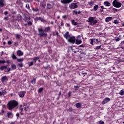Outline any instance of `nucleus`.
I'll use <instances>...</instances> for the list:
<instances>
[{
    "label": "nucleus",
    "instance_id": "f257e3e1",
    "mask_svg": "<svg viewBox=\"0 0 124 124\" xmlns=\"http://www.w3.org/2000/svg\"><path fill=\"white\" fill-rule=\"evenodd\" d=\"M63 35L64 37L67 39L68 42H70V43H71L72 44H74L75 43L76 38L73 36H70L69 31H67Z\"/></svg>",
    "mask_w": 124,
    "mask_h": 124
},
{
    "label": "nucleus",
    "instance_id": "f03ea898",
    "mask_svg": "<svg viewBox=\"0 0 124 124\" xmlns=\"http://www.w3.org/2000/svg\"><path fill=\"white\" fill-rule=\"evenodd\" d=\"M18 105V102L15 100H13L10 101L8 104V107L9 110H12V109H14L16 107H17Z\"/></svg>",
    "mask_w": 124,
    "mask_h": 124
},
{
    "label": "nucleus",
    "instance_id": "7ed1b4c3",
    "mask_svg": "<svg viewBox=\"0 0 124 124\" xmlns=\"http://www.w3.org/2000/svg\"><path fill=\"white\" fill-rule=\"evenodd\" d=\"M38 31H39V35L40 37H46L47 36V33L45 32V31H43L42 28H39Z\"/></svg>",
    "mask_w": 124,
    "mask_h": 124
},
{
    "label": "nucleus",
    "instance_id": "20e7f679",
    "mask_svg": "<svg viewBox=\"0 0 124 124\" xmlns=\"http://www.w3.org/2000/svg\"><path fill=\"white\" fill-rule=\"evenodd\" d=\"M88 22L89 23V25H95L97 23V20L95 19V17H91L88 18Z\"/></svg>",
    "mask_w": 124,
    "mask_h": 124
},
{
    "label": "nucleus",
    "instance_id": "39448f33",
    "mask_svg": "<svg viewBox=\"0 0 124 124\" xmlns=\"http://www.w3.org/2000/svg\"><path fill=\"white\" fill-rule=\"evenodd\" d=\"M112 4L114 7L120 8L122 6V3L118 2L117 0H113Z\"/></svg>",
    "mask_w": 124,
    "mask_h": 124
},
{
    "label": "nucleus",
    "instance_id": "423d86ee",
    "mask_svg": "<svg viewBox=\"0 0 124 124\" xmlns=\"http://www.w3.org/2000/svg\"><path fill=\"white\" fill-rule=\"evenodd\" d=\"M25 94H26V91H21L18 93L19 96L21 98H23L25 96Z\"/></svg>",
    "mask_w": 124,
    "mask_h": 124
},
{
    "label": "nucleus",
    "instance_id": "0eeeda50",
    "mask_svg": "<svg viewBox=\"0 0 124 124\" xmlns=\"http://www.w3.org/2000/svg\"><path fill=\"white\" fill-rule=\"evenodd\" d=\"M72 1V0H61V2L63 4H66L67 3H70Z\"/></svg>",
    "mask_w": 124,
    "mask_h": 124
},
{
    "label": "nucleus",
    "instance_id": "6e6552de",
    "mask_svg": "<svg viewBox=\"0 0 124 124\" xmlns=\"http://www.w3.org/2000/svg\"><path fill=\"white\" fill-rule=\"evenodd\" d=\"M69 7L71 9H74V8H77V3H72L70 5Z\"/></svg>",
    "mask_w": 124,
    "mask_h": 124
},
{
    "label": "nucleus",
    "instance_id": "1a4fd4ad",
    "mask_svg": "<svg viewBox=\"0 0 124 124\" xmlns=\"http://www.w3.org/2000/svg\"><path fill=\"white\" fill-rule=\"evenodd\" d=\"M110 101V98H105L103 102H102V104H106L108 102H109Z\"/></svg>",
    "mask_w": 124,
    "mask_h": 124
},
{
    "label": "nucleus",
    "instance_id": "9d476101",
    "mask_svg": "<svg viewBox=\"0 0 124 124\" xmlns=\"http://www.w3.org/2000/svg\"><path fill=\"white\" fill-rule=\"evenodd\" d=\"M7 117L9 119H12L13 118V113L12 112H7Z\"/></svg>",
    "mask_w": 124,
    "mask_h": 124
},
{
    "label": "nucleus",
    "instance_id": "9b49d317",
    "mask_svg": "<svg viewBox=\"0 0 124 124\" xmlns=\"http://www.w3.org/2000/svg\"><path fill=\"white\" fill-rule=\"evenodd\" d=\"M44 31L46 33V32H50V31H51V28L49 27H46Z\"/></svg>",
    "mask_w": 124,
    "mask_h": 124
},
{
    "label": "nucleus",
    "instance_id": "f8f14e48",
    "mask_svg": "<svg viewBox=\"0 0 124 124\" xmlns=\"http://www.w3.org/2000/svg\"><path fill=\"white\" fill-rule=\"evenodd\" d=\"M31 20V17L29 16H25L24 17L25 22H29Z\"/></svg>",
    "mask_w": 124,
    "mask_h": 124
},
{
    "label": "nucleus",
    "instance_id": "ddd939ff",
    "mask_svg": "<svg viewBox=\"0 0 124 124\" xmlns=\"http://www.w3.org/2000/svg\"><path fill=\"white\" fill-rule=\"evenodd\" d=\"M112 19H113V17H111V16L107 17L105 19V22H106V23H108V22H110V21H111Z\"/></svg>",
    "mask_w": 124,
    "mask_h": 124
},
{
    "label": "nucleus",
    "instance_id": "4468645a",
    "mask_svg": "<svg viewBox=\"0 0 124 124\" xmlns=\"http://www.w3.org/2000/svg\"><path fill=\"white\" fill-rule=\"evenodd\" d=\"M104 5H105V6H110L111 5V3H110L108 1H106L104 2Z\"/></svg>",
    "mask_w": 124,
    "mask_h": 124
},
{
    "label": "nucleus",
    "instance_id": "2eb2a0df",
    "mask_svg": "<svg viewBox=\"0 0 124 124\" xmlns=\"http://www.w3.org/2000/svg\"><path fill=\"white\" fill-rule=\"evenodd\" d=\"M4 94H6V91H5V90H3L0 92V96H1V95H4Z\"/></svg>",
    "mask_w": 124,
    "mask_h": 124
},
{
    "label": "nucleus",
    "instance_id": "dca6fc26",
    "mask_svg": "<svg viewBox=\"0 0 124 124\" xmlns=\"http://www.w3.org/2000/svg\"><path fill=\"white\" fill-rule=\"evenodd\" d=\"M4 5V0H0V6L2 7Z\"/></svg>",
    "mask_w": 124,
    "mask_h": 124
},
{
    "label": "nucleus",
    "instance_id": "f3484780",
    "mask_svg": "<svg viewBox=\"0 0 124 124\" xmlns=\"http://www.w3.org/2000/svg\"><path fill=\"white\" fill-rule=\"evenodd\" d=\"M17 54L18 56H23V52H22L20 50H18L17 51Z\"/></svg>",
    "mask_w": 124,
    "mask_h": 124
},
{
    "label": "nucleus",
    "instance_id": "a211bd4d",
    "mask_svg": "<svg viewBox=\"0 0 124 124\" xmlns=\"http://www.w3.org/2000/svg\"><path fill=\"white\" fill-rule=\"evenodd\" d=\"M11 67H12V68H11V70H15V69H16V68H17V67L16 66V65H15V64L11 65Z\"/></svg>",
    "mask_w": 124,
    "mask_h": 124
},
{
    "label": "nucleus",
    "instance_id": "6ab92c4d",
    "mask_svg": "<svg viewBox=\"0 0 124 124\" xmlns=\"http://www.w3.org/2000/svg\"><path fill=\"white\" fill-rule=\"evenodd\" d=\"M1 81H2V82H4L5 81H7V77L6 76L2 77Z\"/></svg>",
    "mask_w": 124,
    "mask_h": 124
},
{
    "label": "nucleus",
    "instance_id": "aec40b11",
    "mask_svg": "<svg viewBox=\"0 0 124 124\" xmlns=\"http://www.w3.org/2000/svg\"><path fill=\"white\" fill-rule=\"evenodd\" d=\"M46 7H47V9H51V8H52V7H53V6H52V5H51V4L48 3V4H47Z\"/></svg>",
    "mask_w": 124,
    "mask_h": 124
},
{
    "label": "nucleus",
    "instance_id": "412c9836",
    "mask_svg": "<svg viewBox=\"0 0 124 124\" xmlns=\"http://www.w3.org/2000/svg\"><path fill=\"white\" fill-rule=\"evenodd\" d=\"M30 109V107L28 106H25L24 107V110L25 111H26V112H28V111H29Z\"/></svg>",
    "mask_w": 124,
    "mask_h": 124
},
{
    "label": "nucleus",
    "instance_id": "4be33fe9",
    "mask_svg": "<svg viewBox=\"0 0 124 124\" xmlns=\"http://www.w3.org/2000/svg\"><path fill=\"white\" fill-rule=\"evenodd\" d=\"M11 70V68L8 67L7 66H6V68L5 70V72H9Z\"/></svg>",
    "mask_w": 124,
    "mask_h": 124
},
{
    "label": "nucleus",
    "instance_id": "5701e85b",
    "mask_svg": "<svg viewBox=\"0 0 124 124\" xmlns=\"http://www.w3.org/2000/svg\"><path fill=\"white\" fill-rule=\"evenodd\" d=\"M71 23L74 25V26L77 25V24H78L77 22H75L74 20H71Z\"/></svg>",
    "mask_w": 124,
    "mask_h": 124
},
{
    "label": "nucleus",
    "instance_id": "b1692460",
    "mask_svg": "<svg viewBox=\"0 0 124 124\" xmlns=\"http://www.w3.org/2000/svg\"><path fill=\"white\" fill-rule=\"evenodd\" d=\"M15 35H16V38H17V39H19L21 37V36L18 34H16Z\"/></svg>",
    "mask_w": 124,
    "mask_h": 124
},
{
    "label": "nucleus",
    "instance_id": "393cba45",
    "mask_svg": "<svg viewBox=\"0 0 124 124\" xmlns=\"http://www.w3.org/2000/svg\"><path fill=\"white\" fill-rule=\"evenodd\" d=\"M33 61H34V62H36V61H38V60H39V57H35L33 59Z\"/></svg>",
    "mask_w": 124,
    "mask_h": 124
},
{
    "label": "nucleus",
    "instance_id": "a878e982",
    "mask_svg": "<svg viewBox=\"0 0 124 124\" xmlns=\"http://www.w3.org/2000/svg\"><path fill=\"white\" fill-rule=\"evenodd\" d=\"M93 9L95 10V11H96V10L98 9V5H95L93 7Z\"/></svg>",
    "mask_w": 124,
    "mask_h": 124
},
{
    "label": "nucleus",
    "instance_id": "bb28decb",
    "mask_svg": "<svg viewBox=\"0 0 124 124\" xmlns=\"http://www.w3.org/2000/svg\"><path fill=\"white\" fill-rule=\"evenodd\" d=\"M120 95H124V90H121L119 93Z\"/></svg>",
    "mask_w": 124,
    "mask_h": 124
},
{
    "label": "nucleus",
    "instance_id": "cd10ccee",
    "mask_svg": "<svg viewBox=\"0 0 124 124\" xmlns=\"http://www.w3.org/2000/svg\"><path fill=\"white\" fill-rule=\"evenodd\" d=\"M35 81H36V79L33 78L32 80H31V83L33 84V85H34L35 84Z\"/></svg>",
    "mask_w": 124,
    "mask_h": 124
},
{
    "label": "nucleus",
    "instance_id": "c85d7f7f",
    "mask_svg": "<svg viewBox=\"0 0 124 124\" xmlns=\"http://www.w3.org/2000/svg\"><path fill=\"white\" fill-rule=\"evenodd\" d=\"M7 65H6V66H2L1 67V70H4V69H5L6 68V66H7Z\"/></svg>",
    "mask_w": 124,
    "mask_h": 124
},
{
    "label": "nucleus",
    "instance_id": "c756f323",
    "mask_svg": "<svg viewBox=\"0 0 124 124\" xmlns=\"http://www.w3.org/2000/svg\"><path fill=\"white\" fill-rule=\"evenodd\" d=\"M17 61L18 62H23V61H24V59L23 58L17 59Z\"/></svg>",
    "mask_w": 124,
    "mask_h": 124
},
{
    "label": "nucleus",
    "instance_id": "7c9ffc66",
    "mask_svg": "<svg viewBox=\"0 0 124 124\" xmlns=\"http://www.w3.org/2000/svg\"><path fill=\"white\" fill-rule=\"evenodd\" d=\"M89 5H90V6H93V1H91L90 2L88 3Z\"/></svg>",
    "mask_w": 124,
    "mask_h": 124
},
{
    "label": "nucleus",
    "instance_id": "2f4dec72",
    "mask_svg": "<svg viewBox=\"0 0 124 124\" xmlns=\"http://www.w3.org/2000/svg\"><path fill=\"white\" fill-rule=\"evenodd\" d=\"M12 57L13 58V59H17V57H16V55H15L14 54H13L12 56Z\"/></svg>",
    "mask_w": 124,
    "mask_h": 124
},
{
    "label": "nucleus",
    "instance_id": "473e14b6",
    "mask_svg": "<svg viewBox=\"0 0 124 124\" xmlns=\"http://www.w3.org/2000/svg\"><path fill=\"white\" fill-rule=\"evenodd\" d=\"M33 65V62H31L29 63V66H31V65Z\"/></svg>",
    "mask_w": 124,
    "mask_h": 124
},
{
    "label": "nucleus",
    "instance_id": "72a5a7b5",
    "mask_svg": "<svg viewBox=\"0 0 124 124\" xmlns=\"http://www.w3.org/2000/svg\"><path fill=\"white\" fill-rule=\"evenodd\" d=\"M91 45H93V39H91Z\"/></svg>",
    "mask_w": 124,
    "mask_h": 124
},
{
    "label": "nucleus",
    "instance_id": "f704fd0d",
    "mask_svg": "<svg viewBox=\"0 0 124 124\" xmlns=\"http://www.w3.org/2000/svg\"><path fill=\"white\" fill-rule=\"evenodd\" d=\"M42 91H43V88H41L39 89L38 93H41V92H42Z\"/></svg>",
    "mask_w": 124,
    "mask_h": 124
},
{
    "label": "nucleus",
    "instance_id": "c9c22d12",
    "mask_svg": "<svg viewBox=\"0 0 124 124\" xmlns=\"http://www.w3.org/2000/svg\"><path fill=\"white\" fill-rule=\"evenodd\" d=\"M5 61L4 60H0V63H5Z\"/></svg>",
    "mask_w": 124,
    "mask_h": 124
},
{
    "label": "nucleus",
    "instance_id": "e433bc0d",
    "mask_svg": "<svg viewBox=\"0 0 124 124\" xmlns=\"http://www.w3.org/2000/svg\"><path fill=\"white\" fill-rule=\"evenodd\" d=\"M101 48V46H97L96 47V50H98Z\"/></svg>",
    "mask_w": 124,
    "mask_h": 124
},
{
    "label": "nucleus",
    "instance_id": "4c0bfd02",
    "mask_svg": "<svg viewBox=\"0 0 124 124\" xmlns=\"http://www.w3.org/2000/svg\"><path fill=\"white\" fill-rule=\"evenodd\" d=\"M114 24H115L116 25H118V24H119V22H118V21H117V20H114Z\"/></svg>",
    "mask_w": 124,
    "mask_h": 124
},
{
    "label": "nucleus",
    "instance_id": "58836bf2",
    "mask_svg": "<svg viewBox=\"0 0 124 124\" xmlns=\"http://www.w3.org/2000/svg\"><path fill=\"white\" fill-rule=\"evenodd\" d=\"M18 65L19 67H22L23 66V63H18Z\"/></svg>",
    "mask_w": 124,
    "mask_h": 124
},
{
    "label": "nucleus",
    "instance_id": "ea45409f",
    "mask_svg": "<svg viewBox=\"0 0 124 124\" xmlns=\"http://www.w3.org/2000/svg\"><path fill=\"white\" fill-rule=\"evenodd\" d=\"M82 106V104L80 103H78V108H80V107Z\"/></svg>",
    "mask_w": 124,
    "mask_h": 124
},
{
    "label": "nucleus",
    "instance_id": "a19ab883",
    "mask_svg": "<svg viewBox=\"0 0 124 124\" xmlns=\"http://www.w3.org/2000/svg\"><path fill=\"white\" fill-rule=\"evenodd\" d=\"M28 25L29 26H31V25H32V23H31V21H29L28 23Z\"/></svg>",
    "mask_w": 124,
    "mask_h": 124
},
{
    "label": "nucleus",
    "instance_id": "79ce46f5",
    "mask_svg": "<svg viewBox=\"0 0 124 124\" xmlns=\"http://www.w3.org/2000/svg\"><path fill=\"white\" fill-rule=\"evenodd\" d=\"M80 47H81L82 48H84V47H85V45H81L80 46H78V48H80Z\"/></svg>",
    "mask_w": 124,
    "mask_h": 124
},
{
    "label": "nucleus",
    "instance_id": "37998d69",
    "mask_svg": "<svg viewBox=\"0 0 124 124\" xmlns=\"http://www.w3.org/2000/svg\"><path fill=\"white\" fill-rule=\"evenodd\" d=\"M26 8H27V9H30V5L29 4H26Z\"/></svg>",
    "mask_w": 124,
    "mask_h": 124
},
{
    "label": "nucleus",
    "instance_id": "c03bdc74",
    "mask_svg": "<svg viewBox=\"0 0 124 124\" xmlns=\"http://www.w3.org/2000/svg\"><path fill=\"white\" fill-rule=\"evenodd\" d=\"M40 21H41V22H45V20L43 18H40Z\"/></svg>",
    "mask_w": 124,
    "mask_h": 124
},
{
    "label": "nucleus",
    "instance_id": "a18cd8bd",
    "mask_svg": "<svg viewBox=\"0 0 124 124\" xmlns=\"http://www.w3.org/2000/svg\"><path fill=\"white\" fill-rule=\"evenodd\" d=\"M82 43V41L81 40H79L78 41V45L81 44Z\"/></svg>",
    "mask_w": 124,
    "mask_h": 124
},
{
    "label": "nucleus",
    "instance_id": "49530a36",
    "mask_svg": "<svg viewBox=\"0 0 124 124\" xmlns=\"http://www.w3.org/2000/svg\"><path fill=\"white\" fill-rule=\"evenodd\" d=\"M99 124H104V122H103L102 121H100L99 122Z\"/></svg>",
    "mask_w": 124,
    "mask_h": 124
},
{
    "label": "nucleus",
    "instance_id": "de8ad7c7",
    "mask_svg": "<svg viewBox=\"0 0 124 124\" xmlns=\"http://www.w3.org/2000/svg\"><path fill=\"white\" fill-rule=\"evenodd\" d=\"M8 44L9 45H11V44H12V43L11 42V41H9L8 42Z\"/></svg>",
    "mask_w": 124,
    "mask_h": 124
},
{
    "label": "nucleus",
    "instance_id": "09e8293b",
    "mask_svg": "<svg viewBox=\"0 0 124 124\" xmlns=\"http://www.w3.org/2000/svg\"><path fill=\"white\" fill-rule=\"evenodd\" d=\"M120 40H121V39L118 38L115 39V41H116V42L120 41Z\"/></svg>",
    "mask_w": 124,
    "mask_h": 124
},
{
    "label": "nucleus",
    "instance_id": "8fccbe9b",
    "mask_svg": "<svg viewBox=\"0 0 124 124\" xmlns=\"http://www.w3.org/2000/svg\"><path fill=\"white\" fill-rule=\"evenodd\" d=\"M24 109L23 108V107H22V106H20V110H21V112L23 111Z\"/></svg>",
    "mask_w": 124,
    "mask_h": 124
},
{
    "label": "nucleus",
    "instance_id": "3c124183",
    "mask_svg": "<svg viewBox=\"0 0 124 124\" xmlns=\"http://www.w3.org/2000/svg\"><path fill=\"white\" fill-rule=\"evenodd\" d=\"M41 6H42V7H44L45 6H46V4H42Z\"/></svg>",
    "mask_w": 124,
    "mask_h": 124
},
{
    "label": "nucleus",
    "instance_id": "603ef678",
    "mask_svg": "<svg viewBox=\"0 0 124 124\" xmlns=\"http://www.w3.org/2000/svg\"><path fill=\"white\" fill-rule=\"evenodd\" d=\"M7 14H8V12L5 11V12H4V15H7Z\"/></svg>",
    "mask_w": 124,
    "mask_h": 124
},
{
    "label": "nucleus",
    "instance_id": "864d4df0",
    "mask_svg": "<svg viewBox=\"0 0 124 124\" xmlns=\"http://www.w3.org/2000/svg\"><path fill=\"white\" fill-rule=\"evenodd\" d=\"M69 112H71L72 111V108H69Z\"/></svg>",
    "mask_w": 124,
    "mask_h": 124
},
{
    "label": "nucleus",
    "instance_id": "5fc2aeb1",
    "mask_svg": "<svg viewBox=\"0 0 124 124\" xmlns=\"http://www.w3.org/2000/svg\"><path fill=\"white\" fill-rule=\"evenodd\" d=\"M66 17V16H62L63 19H65Z\"/></svg>",
    "mask_w": 124,
    "mask_h": 124
},
{
    "label": "nucleus",
    "instance_id": "6e6d98bb",
    "mask_svg": "<svg viewBox=\"0 0 124 124\" xmlns=\"http://www.w3.org/2000/svg\"><path fill=\"white\" fill-rule=\"evenodd\" d=\"M16 117H17V118H19V113H17L16 114Z\"/></svg>",
    "mask_w": 124,
    "mask_h": 124
},
{
    "label": "nucleus",
    "instance_id": "4d7b16f0",
    "mask_svg": "<svg viewBox=\"0 0 124 124\" xmlns=\"http://www.w3.org/2000/svg\"><path fill=\"white\" fill-rule=\"evenodd\" d=\"M78 89V88L77 87V86H75V89L76 90H77Z\"/></svg>",
    "mask_w": 124,
    "mask_h": 124
},
{
    "label": "nucleus",
    "instance_id": "13d9d810",
    "mask_svg": "<svg viewBox=\"0 0 124 124\" xmlns=\"http://www.w3.org/2000/svg\"><path fill=\"white\" fill-rule=\"evenodd\" d=\"M101 8L102 9H104V6H101Z\"/></svg>",
    "mask_w": 124,
    "mask_h": 124
},
{
    "label": "nucleus",
    "instance_id": "bf43d9fd",
    "mask_svg": "<svg viewBox=\"0 0 124 124\" xmlns=\"http://www.w3.org/2000/svg\"><path fill=\"white\" fill-rule=\"evenodd\" d=\"M74 13H75V14H77L78 13H77V11H74Z\"/></svg>",
    "mask_w": 124,
    "mask_h": 124
},
{
    "label": "nucleus",
    "instance_id": "052dcab7",
    "mask_svg": "<svg viewBox=\"0 0 124 124\" xmlns=\"http://www.w3.org/2000/svg\"><path fill=\"white\" fill-rule=\"evenodd\" d=\"M1 112L2 113V114H3V113H4V110H1Z\"/></svg>",
    "mask_w": 124,
    "mask_h": 124
},
{
    "label": "nucleus",
    "instance_id": "680f3d73",
    "mask_svg": "<svg viewBox=\"0 0 124 124\" xmlns=\"http://www.w3.org/2000/svg\"><path fill=\"white\" fill-rule=\"evenodd\" d=\"M76 44H78V40H76Z\"/></svg>",
    "mask_w": 124,
    "mask_h": 124
},
{
    "label": "nucleus",
    "instance_id": "e2e57ef3",
    "mask_svg": "<svg viewBox=\"0 0 124 124\" xmlns=\"http://www.w3.org/2000/svg\"><path fill=\"white\" fill-rule=\"evenodd\" d=\"M76 105L77 108H78V104H76Z\"/></svg>",
    "mask_w": 124,
    "mask_h": 124
},
{
    "label": "nucleus",
    "instance_id": "0e129e2a",
    "mask_svg": "<svg viewBox=\"0 0 124 124\" xmlns=\"http://www.w3.org/2000/svg\"><path fill=\"white\" fill-rule=\"evenodd\" d=\"M100 12H103V10H100Z\"/></svg>",
    "mask_w": 124,
    "mask_h": 124
},
{
    "label": "nucleus",
    "instance_id": "69168bd1",
    "mask_svg": "<svg viewBox=\"0 0 124 124\" xmlns=\"http://www.w3.org/2000/svg\"><path fill=\"white\" fill-rule=\"evenodd\" d=\"M96 41H97V42H98V39H96Z\"/></svg>",
    "mask_w": 124,
    "mask_h": 124
},
{
    "label": "nucleus",
    "instance_id": "338daca9",
    "mask_svg": "<svg viewBox=\"0 0 124 124\" xmlns=\"http://www.w3.org/2000/svg\"><path fill=\"white\" fill-rule=\"evenodd\" d=\"M70 93H71V92H69V93H68L69 95H70Z\"/></svg>",
    "mask_w": 124,
    "mask_h": 124
},
{
    "label": "nucleus",
    "instance_id": "774afa93",
    "mask_svg": "<svg viewBox=\"0 0 124 124\" xmlns=\"http://www.w3.org/2000/svg\"><path fill=\"white\" fill-rule=\"evenodd\" d=\"M11 124H15L14 122H12Z\"/></svg>",
    "mask_w": 124,
    "mask_h": 124
}]
</instances>
